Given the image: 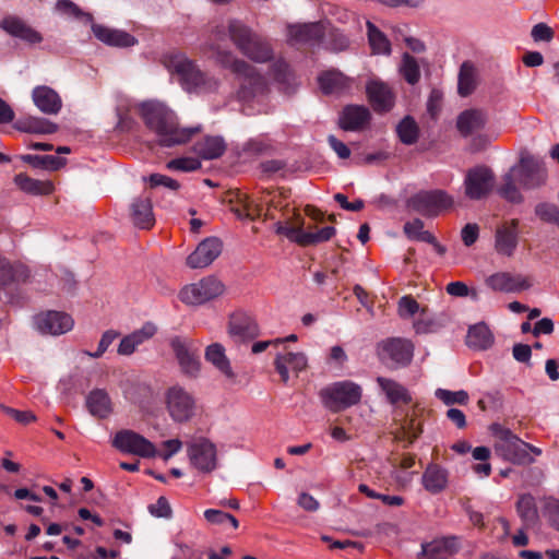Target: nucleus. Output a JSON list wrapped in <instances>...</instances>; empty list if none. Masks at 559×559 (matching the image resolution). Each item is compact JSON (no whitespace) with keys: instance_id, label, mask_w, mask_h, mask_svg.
I'll return each instance as SVG.
<instances>
[{"instance_id":"22","label":"nucleus","mask_w":559,"mask_h":559,"mask_svg":"<svg viewBox=\"0 0 559 559\" xmlns=\"http://www.w3.org/2000/svg\"><path fill=\"white\" fill-rule=\"evenodd\" d=\"M519 242L518 221L500 224L495 234V250L499 255L512 257Z\"/></svg>"},{"instance_id":"10","label":"nucleus","mask_w":559,"mask_h":559,"mask_svg":"<svg viewBox=\"0 0 559 559\" xmlns=\"http://www.w3.org/2000/svg\"><path fill=\"white\" fill-rule=\"evenodd\" d=\"M453 204V197L440 189L423 190L407 200V207L424 216H437L450 210Z\"/></svg>"},{"instance_id":"2","label":"nucleus","mask_w":559,"mask_h":559,"mask_svg":"<svg viewBox=\"0 0 559 559\" xmlns=\"http://www.w3.org/2000/svg\"><path fill=\"white\" fill-rule=\"evenodd\" d=\"M133 114H139L143 118L146 127L156 134L158 143L163 146L186 143L199 131V128H179L176 115L164 104H133L129 99H121L117 106L118 129L130 130Z\"/></svg>"},{"instance_id":"23","label":"nucleus","mask_w":559,"mask_h":559,"mask_svg":"<svg viewBox=\"0 0 559 559\" xmlns=\"http://www.w3.org/2000/svg\"><path fill=\"white\" fill-rule=\"evenodd\" d=\"M36 325L43 333L60 335L71 331L74 321L68 313L48 311L36 317Z\"/></svg>"},{"instance_id":"34","label":"nucleus","mask_w":559,"mask_h":559,"mask_svg":"<svg viewBox=\"0 0 559 559\" xmlns=\"http://www.w3.org/2000/svg\"><path fill=\"white\" fill-rule=\"evenodd\" d=\"M205 360L228 379L235 378L230 360L226 356L225 347L219 343H213L205 348Z\"/></svg>"},{"instance_id":"36","label":"nucleus","mask_w":559,"mask_h":559,"mask_svg":"<svg viewBox=\"0 0 559 559\" xmlns=\"http://www.w3.org/2000/svg\"><path fill=\"white\" fill-rule=\"evenodd\" d=\"M14 183L20 190L32 195H47L52 193L53 185L49 180H37L26 174H17Z\"/></svg>"},{"instance_id":"47","label":"nucleus","mask_w":559,"mask_h":559,"mask_svg":"<svg viewBox=\"0 0 559 559\" xmlns=\"http://www.w3.org/2000/svg\"><path fill=\"white\" fill-rule=\"evenodd\" d=\"M400 72L409 84H415L420 79V69L414 57L408 53H404L402 63L400 66Z\"/></svg>"},{"instance_id":"31","label":"nucleus","mask_w":559,"mask_h":559,"mask_svg":"<svg viewBox=\"0 0 559 559\" xmlns=\"http://www.w3.org/2000/svg\"><path fill=\"white\" fill-rule=\"evenodd\" d=\"M85 405L90 414L97 418H107L114 412V404L106 390L94 389L85 400Z\"/></svg>"},{"instance_id":"25","label":"nucleus","mask_w":559,"mask_h":559,"mask_svg":"<svg viewBox=\"0 0 559 559\" xmlns=\"http://www.w3.org/2000/svg\"><path fill=\"white\" fill-rule=\"evenodd\" d=\"M32 100L36 108L45 115H58L62 108L61 96L48 85L35 86L32 91Z\"/></svg>"},{"instance_id":"37","label":"nucleus","mask_w":559,"mask_h":559,"mask_svg":"<svg viewBox=\"0 0 559 559\" xmlns=\"http://www.w3.org/2000/svg\"><path fill=\"white\" fill-rule=\"evenodd\" d=\"M226 150L225 141L222 136L209 135L198 141L194 145V152L204 159H214L223 155Z\"/></svg>"},{"instance_id":"19","label":"nucleus","mask_w":559,"mask_h":559,"mask_svg":"<svg viewBox=\"0 0 559 559\" xmlns=\"http://www.w3.org/2000/svg\"><path fill=\"white\" fill-rule=\"evenodd\" d=\"M512 170L519 179V185L526 189L538 187L546 179L545 168L531 156L522 157L520 164L512 167Z\"/></svg>"},{"instance_id":"51","label":"nucleus","mask_w":559,"mask_h":559,"mask_svg":"<svg viewBox=\"0 0 559 559\" xmlns=\"http://www.w3.org/2000/svg\"><path fill=\"white\" fill-rule=\"evenodd\" d=\"M543 514L549 525L559 532V500L547 498L544 503Z\"/></svg>"},{"instance_id":"33","label":"nucleus","mask_w":559,"mask_h":559,"mask_svg":"<svg viewBox=\"0 0 559 559\" xmlns=\"http://www.w3.org/2000/svg\"><path fill=\"white\" fill-rule=\"evenodd\" d=\"M448 479L445 468L438 464H429L423 474L421 484L428 492L436 495L445 489Z\"/></svg>"},{"instance_id":"14","label":"nucleus","mask_w":559,"mask_h":559,"mask_svg":"<svg viewBox=\"0 0 559 559\" xmlns=\"http://www.w3.org/2000/svg\"><path fill=\"white\" fill-rule=\"evenodd\" d=\"M170 347L178 360L183 374L195 378L201 370L199 349L193 341L175 336L170 340Z\"/></svg>"},{"instance_id":"61","label":"nucleus","mask_w":559,"mask_h":559,"mask_svg":"<svg viewBox=\"0 0 559 559\" xmlns=\"http://www.w3.org/2000/svg\"><path fill=\"white\" fill-rule=\"evenodd\" d=\"M56 11L62 15L79 17L81 10L70 0H59L56 3Z\"/></svg>"},{"instance_id":"59","label":"nucleus","mask_w":559,"mask_h":559,"mask_svg":"<svg viewBox=\"0 0 559 559\" xmlns=\"http://www.w3.org/2000/svg\"><path fill=\"white\" fill-rule=\"evenodd\" d=\"M150 512L159 518H168L171 514V508L165 497H159L157 501L148 507Z\"/></svg>"},{"instance_id":"62","label":"nucleus","mask_w":559,"mask_h":559,"mask_svg":"<svg viewBox=\"0 0 559 559\" xmlns=\"http://www.w3.org/2000/svg\"><path fill=\"white\" fill-rule=\"evenodd\" d=\"M150 183L152 187L164 186L170 190H177L180 185L175 179L160 174H153L150 176Z\"/></svg>"},{"instance_id":"30","label":"nucleus","mask_w":559,"mask_h":559,"mask_svg":"<svg viewBox=\"0 0 559 559\" xmlns=\"http://www.w3.org/2000/svg\"><path fill=\"white\" fill-rule=\"evenodd\" d=\"M377 383L390 404L399 406L412 402V395L408 390L397 381L390 378L378 377Z\"/></svg>"},{"instance_id":"1","label":"nucleus","mask_w":559,"mask_h":559,"mask_svg":"<svg viewBox=\"0 0 559 559\" xmlns=\"http://www.w3.org/2000/svg\"><path fill=\"white\" fill-rule=\"evenodd\" d=\"M228 39L242 55L255 62H266L272 58L273 49L270 43L239 20H228L226 23L214 26L207 41L215 60L241 80L238 91L240 100L249 102L263 95L266 88L265 78L257 73L254 67L223 48Z\"/></svg>"},{"instance_id":"43","label":"nucleus","mask_w":559,"mask_h":559,"mask_svg":"<svg viewBox=\"0 0 559 559\" xmlns=\"http://www.w3.org/2000/svg\"><path fill=\"white\" fill-rule=\"evenodd\" d=\"M476 87V69L471 62L461 66L459 74V93L462 96L469 95Z\"/></svg>"},{"instance_id":"29","label":"nucleus","mask_w":559,"mask_h":559,"mask_svg":"<svg viewBox=\"0 0 559 559\" xmlns=\"http://www.w3.org/2000/svg\"><path fill=\"white\" fill-rule=\"evenodd\" d=\"M370 111L360 105L346 106L340 117V126L347 131L364 129L370 121Z\"/></svg>"},{"instance_id":"55","label":"nucleus","mask_w":559,"mask_h":559,"mask_svg":"<svg viewBox=\"0 0 559 559\" xmlns=\"http://www.w3.org/2000/svg\"><path fill=\"white\" fill-rule=\"evenodd\" d=\"M401 430L402 437L412 443L421 433V426L415 418H409L402 425Z\"/></svg>"},{"instance_id":"13","label":"nucleus","mask_w":559,"mask_h":559,"mask_svg":"<svg viewBox=\"0 0 559 559\" xmlns=\"http://www.w3.org/2000/svg\"><path fill=\"white\" fill-rule=\"evenodd\" d=\"M112 445L123 453H130L145 459L157 456L156 447L150 440L133 430L124 429L118 431L112 439Z\"/></svg>"},{"instance_id":"18","label":"nucleus","mask_w":559,"mask_h":559,"mask_svg":"<svg viewBox=\"0 0 559 559\" xmlns=\"http://www.w3.org/2000/svg\"><path fill=\"white\" fill-rule=\"evenodd\" d=\"M308 365V359L304 353H294L284 348L278 352L274 359V367L281 380L287 383L290 376L297 377L299 372L305 370Z\"/></svg>"},{"instance_id":"8","label":"nucleus","mask_w":559,"mask_h":559,"mask_svg":"<svg viewBox=\"0 0 559 559\" xmlns=\"http://www.w3.org/2000/svg\"><path fill=\"white\" fill-rule=\"evenodd\" d=\"M361 395V386L348 380L331 383L320 392L323 405L333 413H338L358 404Z\"/></svg>"},{"instance_id":"58","label":"nucleus","mask_w":559,"mask_h":559,"mask_svg":"<svg viewBox=\"0 0 559 559\" xmlns=\"http://www.w3.org/2000/svg\"><path fill=\"white\" fill-rule=\"evenodd\" d=\"M532 37L535 41H550L554 31L545 23H538L532 28Z\"/></svg>"},{"instance_id":"44","label":"nucleus","mask_w":559,"mask_h":559,"mask_svg":"<svg viewBox=\"0 0 559 559\" xmlns=\"http://www.w3.org/2000/svg\"><path fill=\"white\" fill-rule=\"evenodd\" d=\"M516 183H519V179L511 168L510 171L503 176V182L498 190L499 194L509 202L520 203L522 195Z\"/></svg>"},{"instance_id":"16","label":"nucleus","mask_w":559,"mask_h":559,"mask_svg":"<svg viewBox=\"0 0 559 559\" xmlns=\"http://www.w3.org/2000/svg\"><path fill=\"white\" fill-rule=\"evenodd\" d=\"M227 332L236 343H245L258 337L260 329L253 317L236 311L229 317Z\"/></svg>"},{"instance_id":"63","label":"nucleus","mask_w":559,"mask_h":559,"mask_svg":"<svg viewBox=\"0 0 559 559\" xmlns=\"http://www.w3.org/2000/svg\"><path fill=\"white\" fill-rule=\"evenodd\" d=\"M478 235L479 228L476 224H466L461 231L462 241L467 247L476 242V240L478 239Z\"/></svg>"},{"instance_id":"53","label":"nucleus","mask_w":559,"mask_h":559,"mask_svg":"<svg viewBox=\"0 0 559 559\" xmlns=\"http://www.w3.org/2000/svg\"><path fill=\"white\" fill-rule=\"evenodd\" d=\"M419 304L411 296H404L399 301V314L402 318H409L420 312Z\"/></svg>"},{"instance_id":"11","label":"nucleus","mask_w":559,"mask_h":559,"mask_svg":"<svg viewBox=\"0 0 559 559\" xmlns=\"http://www.w3.org/2000/svg\"><path fill=\"white\" fill-rule=\"evenodd\" d=\"M225 292V285L215 276H205L194 283L188 284L179 292V299L189 306L206 304Z\"/></svg>"},{"instance_id":"15","label":"nucleus","mask_w":559,"mask_h":559,"mask_svg":"<svg viewBox=\"0 0 559 559\" xmlns=\"http://www.w3.org/2000/svg\"><path fill=\"white\" fill-rule=\"evenodd\" d=\"M495 175L486 166H477L467 171L464 180L465 194L472 200L487 197L493 188Z\"/></svg>"},{"instance_id":"41","label":"nucleus","mask_w":559,"mask_h":559,"mask_svg":"<svg viewBox=\"0 0 559 559\" xmlns=\"http://www.w3.org/2000/svg\"><path fill=\"white\" fill-rule=\"evenodd\" d=\"M492 342V334L486 324L478 323L468 330L467 345L469 347L486 349L491 346Z\"/></svg>"},{"instance_id":"48","label":"nucleus","mask_w":559,"mask_h":559,"mask_svg":"<svg viewBox=\"0 0 559 559\" xmlns=\"http://www.w3.org/2000/svg\"><path fill=\"white\" fill-rule=\"evenodd\" d=\"M205 520L213 525L230 524L233 528L239 526L238 520L229 513L216 509H207L204 511Z\"/></svg>"},{"instance_id":"54","label":"nucleus","mask_w":559,"mask_h":559,"mask_svg":"<svg viewBox=\"0 0 559 559\" xmlns=\"http://www.w3.org/2000/svg\"><path fill=\"white\" fill-rule=\"evenodd\" d=\"M535 213L545 222H559V209L555 204L540 203L536 206Z\"/></svg>"},{"instance_id":"24","label":"nucleus","mask_w":559,"mask_h":559,"mask_svg":"<svg viewBox=\"0 0 559 559\" xmlns=\"http://www.w3.org/2000/svg\"><path fill=\"white\" fill-rule=\"evenodd\" d=\"M222 252V242L215 237L201 241L195 250L187 258V264L192 269L210 265Z\"/></svg>"},{"instance_id":"60","label":"nucleus","mask_w":559,"mask_h":559,"mask_svg":"<svg viewBox=\"0 0 559 559\" xmlns=\"http://www.w3.org/2000/svg\"><path fill=\"white\" fill-rule=\"evenodd\" d=\"M271 143L265 138H257L250 140L247 144L245 150L248 153L252 154H262L264 152H267L271 148Z\"/></svg>"},{"instance_id":"5","label":"nucleus","mask_w":559,"mask_h":559,"mask_svg":"<svg viewBox=\"0 0 559 559\" xmlns=\"http://www.w3.org/2000/svg\"><path fill=\"white\" fill-rule=\"evenodd\" d=\"M285 192L273 191L266 192L261 198L260 202H257L249 198L246 193L235 190L229 191L226 195V201L230 205V211L238 218H248L254 221L262 216L273 218L272 209H284L287 203L283 204Z\"/></svg>"},{"instance_id":"38","label":"nucleus","mask_w":559,"mask_h":559,"mask_svg":"<svg viewBox=\"0 0 559 559\" xmlns=\"http://www.w3.org/2000/svg\"><path fill=\"white\" fill-rule=\"evenodd\" d=\"M131 216L140 228H150L154 224L152 202L148 197H141L134 200L131 205Z\"/></svg>"},{"instance_id":"49","label":"nucleus","mask_w":559,"mask_h":559,"mask_svg":"<svg viewBox=\"0 0 559 559\" xmlns=\"http://www.w3.org/2000/svg\"><path fill=\"white\" fill-rule=\"evenodd\" d=\"M435 394L447 405H465L468 402V394L463 390L453 392L445 389H438Z\"/></svg>"},{"instance_id":"64","label":"nucleus","mask_w":559,"mask_h":559,"mask_svg":"<svg viewBox=\"0 0 559 559\" xmlns=\"http://www.w3.org/2000/svg\"><path fill=\"white\" fill-rule=\"evenodd\" d=\"M288 66L285 61L278 60L272 66V76L278 83H286L288 81Z\"/></svg>"},{"instance_id":"17","label":"nucleus","mask_w":559,"mask_h":559,"mask_svg":"<svg viewBox=\"0 0 559 559\" xmlns=\"http://www.w3.org/2000/svg\"><path fill=\"white\" fill-rule=\"evenodd\" d=\"M414 345L405 338H389L379 345V355L382 360H390L395 365L405 366L411 362Z\"/></svg>"},{"instance_id":"21","label":"nucleus","mask_w":559,"mask_h":559,"mask_svg":"<svg viewBox=\"0 0 559 559\" xmlns=\"http://www.w3.org/2000/svg\"><path fill=\"white\" fill-rule=\"evenodd\" d=\"M0 27L10 36L19 38L27 44L35 45L43 41L41 34L33 28L26 21L8 15L0 21Z\"/></svg>"},{"instance_id":"27","label":"nucleus","mask_w":559,"mask_h":559,"mask_svg":"<svg viewBox=\"0 0 559 559\" xmlns=\"http://www.w3.org/2000/svg\"><path fill=\"white\" fill-rule=\"evenodd\" d=\"M156 331L157 329L153 323H144L140 329L122 337L117 349L118 354L121 356L132 355L141 345L151 340Z\"/></svg>"},{"instance_id":"42","label":"nucleus","mask_w":559,"mask_h":559,"mask_svg":"<svg viewBox=\"0 0 559 559\" xmlns=\"http://www.w3.org/2000/svg\"><path fill=\"white\" fill-rule=\"evenodd\" d=\"M368 40L373 53L389 55L391 52V44L386 36L378 29L371 22H367Z\"/></svg>"},{"instance_id":"32","label":"nucleus","mask_w":559,"mask_h":559,"mask_svg":"<svg viewBox=\"0 0 559 559\" xmlns=\"http://www.w3.org/2000/svg\"><path fill=\"white\" fill-rule=\"evenodd\" d=\"M93 33L100 41L115 47H130L136 43V39L129 33L112 29L103 25L94 24Z\"/></svg>"},{"instance_id":"45","label":"nucleus","mask_w":559,"mask_h":559,"mask_svg":"<svg viewBox=\"0 0 559 559\" xmlns=\"http://www.w3.org/2000/svg\"><path fill=\"white\" fill-rule=\"evenodd\" d=\"M358 490L370 499L381 500V502L386 507L397 508L405 503V499L402 496L379 493L365 484H360L358 486Z\"/></svg>"},{"instance_id":"20","label":"nucleus","mask_w":559,"mask_h":559,"mask_svg":"<svg viewBox=\"0 0 559 559\" xmlns=\"http://www.w3.org/2000/svg\"><path fill=\"white\" fill-rule=\"evenodd\" d=\"M486 285L495 292L518 293L532 286L527 276L509 272H497L486 278Z\"/></svg>"},{"instance_id":"40","label":"nucleus","mask_w":559,"mask_h":559,"mask_svg":"<svg viewBox=\"0 0 559 559\" xmlns=\"http://www.w3.org/2000/svg\"><path fill=\"white\" fill-rule=\"evenodd\" d=\"M29 273L22 264L11 265L9 261L0 255V287L13 282H24Z\"/></svg>"},{"instance_id":"52","label":"nucleus","mask_w":559,"mask_h":559,"mask_svg":"<svg viewBox=\"0 0 559 559\" xmlns=\"http://www.w3.org/2000/svg\"><path fill=\"white\" fill-rule=\"evenodd\" d=\"M26 130L33 133L51 134L57 131V124L43 118H35L28 121Z\"/></svg>"},{"instance_id":"4","label":"nucleus","mask_w":559,"mask_h":559,"mask_svg":"<svg viewBox=\"0 0 559 559\" xmlns=\"http://www.w3.org/2000/svg\"><path fill=\"white\" fill-rule=\"evenodd\" d=\"M163 62L170 73L178 76L181 86L188 92L205 94L218 88L219 82L216 78L201 71L192 60L181 52L165 55Z\"/></svg>"},{"instance_id":"28","label":"nucleus","mask_w":559,"mask_h":559,"mask_svg":"<svg viewBox=\"0 0 559 559\" xmlns=\"http://www.w3.org/2000/svg\"><path fill=\"white\" fill-rule=\"evenodd\" d=\"M319 84L325 94H344L353 88L355 80L337 70H328L319 76Z\"/></svg>"},{"instance_id":"39","label":"nucleus","mask_w":559,"mask_h":559,"mask_svg":"<svg viewBox=\"0 0 559 559\" xmlns=\"http://www.w3.org/2000/svg\"><path fill=\"white\" fill-rule=\"evenodd\" d=\"M516 512L526 528L533 527L538 521V511L533 496L521 495L516 502Z\"/></svg>"},{"instance_id":"6","label":"nucleus","mask_w":559,"mask_h":559,"mask_svg":"<svg viewBox=\"0 0 559 559\" xmlns=\"http://www.w3.org/2000/svg\"><path fill=\"white\" fill-rule=\"evenodd\" d=\"M288 37L294 45H319L331 50H342L347 46L346 37L328 22L292 25Z\"/></svg>"},{"instance_id":"46","label":"nucleus","mask_w":559,"mask_h":559,"mask_svg":"<svg viewBox=\"0 0 559 559\" xmlns=\"http://www.w3.org/2000/svg\"><path fill=\"white\" fill-rule=\"evenodd\" d=\"M397 134L403 143L413 144L418 139L419 129L413 118L405 117L397 126Z\"/></svg>"},{"instance_id":"3","label":"nucleus","mask_w":559,"mask_h":559,"mask_svg":"<svg viewBox=\"0 0 559 559\" xmlns=\"http://www.w3.org/2000/svg\"><path fill=\"white\" fill-rule=\"evenodd\" d=\"M489 430L492 436L495 454L506 462L515 465H528L534 463V456L542 454V449L523 441L501 424H492Z\"/></svg>"},{"instance_id":"56","label":"nucleus","mask_w":559,"mask_h":559,"mask_svg":"<svg viewBox=\"0 0 559 559\" xmlns=\"http://www.w3.org/2000/svg\"><path fill=\"white\" fill-rule=\"evenodd\" d=\"M119 336V333L114 330L106 331L98 343L97 350L94 353H86L88 356L93 358H99L104 355V353L108 349V347L112 344V342Z\"/></svg>"},{"instance_id":"9","label":"nucleus","mask_w":559,"mask_h":559,"mask_svg":"<svg viewBox=\"0 0 559 559\" xmlns=\"http://www.w3.org/2000/svg\"><path fill=\"white\" fill-rule=\"evenodd\" d=\"M165 404L170 418L176 423L189 421L199 409L194 395L178 384L167 389Z\"/></svg>"},{"instance_id":"50","label":"nucleus","mask_w":559,"mask_h":559,"mask_svg":"<svg viewBox=\"0 0 559 559\" xmlns=\"http://www.w3.org/2000/svg\"><path fill=\"white\" fill-rule=\"evenodd\" d=\"M201 167V162L197 157L186 156L171 159L167 163V168L178 171H194Z\"/></svg>"},{"instance_id":"7","label":"nucleus","mask_w":559,"mask_h":559,"mask_svg":"<svg viewBox=\"0 0 559 559\" xmlns=\"http://www.w3.org/2000/svg\"><path fill=\"white\" fill-rule=\"evenodd\" d=\"M304 225V217L294 209L292 215L283 224L278 225L277 233L300 246H311L328 241L335 234V229L331 226L319 229L316 226H309L305 229Z\"/></svg>"},{"instance_id":"57","label":"nucleus","mask_w":559,"mask_h":559,"mask_svg":"<svg viewBox=\"0 0 559 559\" xmlns=\"http://www.w3.org/2000/svg\"><path fill=\"white\" fill-rule=\"evenodd\" d=\"M445 290L449 295L454 297H466L471 295L474 299H477V293L471 290L465 283L460 281L449 283Z\"/></svg>"},{"instance_id":"12","label":"nucleus","mask_w":559,"mask_h":559,"mask_svg":"<svg viewBox=\"0 0 559 559\" xmlns=\"http://www.w3.org/2000/svg\"><path fill=\"white\" fill-rule=\"evenodd\" d=\"M191 465L200 472L211 473L217 467V450L206 438H194L187 445Z\"/></svg>"},{"instance_id":"26","label":"nucleus","mask_w":559,"mask_h":559,"mask_svg":"<svg viewBox=\"0 0 559 559\" xmlns=\"http://www.w3.org/2000/svg\"><path fill=\"white\" fill-rule=\"evenodd\" d=\"M366 93L377 112L389 111L394 105V94L384 82L371 80L366 86Z\"/></svg>"},{"instance_id":"35","label":"nucleus","mask_w":559,"mask_h":559,"mask_svg":"<svg viewBox=\"0 0 559 559\" xmlns=\"http://www.w3.org/2000/svg\"><path fill=\"white\" fill-rule=\"evenodd\" d=\"M487 116L479 109H467L457 118V129L463 135L472 134L484 128Z\"/></svg>"}]
</instances>
